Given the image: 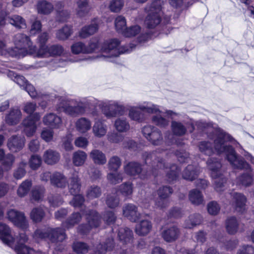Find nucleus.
Listing matches in <instances>:
<instances>
[{"label": "nucleus", "mask_w": 254, "mask_h": 254, "mask_svg": "<svg viewBox=\"0 0 254 254\" xmlns=\"http://www.w3.org/2000/svg\"><path fill=\"white\" fill-rule=\"evenodd\" d=\"M142 158L145 164L148 165L149 168L147 169L149 170L145 174L142 171L141 164L134 161L128 162L125 166V172L129 176L139 175L141 179H145L148 178L151 175L156 177L164 172L166 174L167 180L169 183H171L178 179L181 168L175 164L170 165L168 168L164 160L158 156L156 152H145L142 154Z\"/></svg>", "instance_id": "1"}, {"label": "nucleus", "mask_w": 254, "mask_h": 254, "mask_svg": "<svg viewBox=\"0 0 254 254\" xmlns=\"http://www.w3.org/2000/svg\"><path fill=\"white\" fill-rule=\"evenodd\" d=\"M231 142L234 144L238 142L229 133L218 128L215 130L214 144L209 141H202L199 143V151L203 154L210 156L215 150L218 154L224 153L226 158L235 168L239 169L249 170L250 165L245 159L239 156L234 147L227 144Z\"/></svg>", "instance_id": "2"}, {"label": "nucleus", "mask_w": 254, "mask_h": 254, "mask_svg": "<svg viewBox=\"0 0 254 254\" xmlns=\"http://www.w3.org/2000/svg\"><path fill=\"white\" fill-rule=\"evenodd\" d=\"M162 3L161 0H154L149 6L146 7V10L148 11L149 13L145 18V24L150 29L162 26V30L159 33L168 34L169 33L168 27L165 25H160L161 16L163 14Z\"/></svg>", "instance_id": "3"}, {"label": "nucleus", "mask_w": 254, "mask_h": 254, "mask_svg": "<svg viewBox=\"0 0 254 254\" xmlns=\"http://www.w3.org/2000/svg\"><path fill=\"white\" fill-rule=\"evenodd\" d=\"M15 47L11 49V56L20 58L27 54H32L36 52V47L33 45L29 36L23 33L16 34L14 38Z\"/></svg>", "instance_id": "4"}, {"label": "nucleus", "mask_w": 254, "mask_h": 254, "mask_svg": "<svg viewBox=\"0 0 254 254\" xmlns=\"http://www.w3.org/2000/svg\"><path fill=\"white\" fill-rule=\"evenodd\" d=\"M120 44V41L117 39L105 41L101 48L102 52L107 54L105 57H118L121 54L130 53L135 47L134 44L130 43L119 48Z\"/></svg>", "instance_id": "5"}, {"label": "nucleus", "mask_w": 254, "mask_h": 254, "mask_svg": "<svg viewBox=\"0 0 254 254\" xmlns=\"http://www.w3.org/2000/svg\"><path fill=\"white\" fill-rule=\"evenodd\" d=\"M208 169L211 171L210 176L213 179H216L214 181V188L217 191H221L224 190L225 184L226 179L224 177L221 171L222 167L219 160L216 158H210L207 161Z\"/></svg>", "instance_id": "6"}, {"label": "nucleus", "mask_w": 254, "mask_h": 254, "mask_svg": "<svg viewBox=\"0 0 254 254\" xmlns=\"http://www.w3.org/2000/svg\"><path fill=\"white\" fill-rule=\"evenodd\" d=\"M143 111H145L149 114H156L157 112H161L159 106L153 104H150V106H131L128 110V117L131 120L138 123H142L146 119V116Z\"/></svg>", "instance_id": "7"}, {"label": "nucleus", "mask_w": 254, "mask_h": 254, "mask_svg": "<svg viewBox=\"0 0 254 254\" xmlns=\"http://www.w3.org/2000/svg\"><path fill=\"white\" fill-rule=\"evenodd\" d=\"M99 107L102 113L108 119L122 116L125 111L124 105L117 101H101Z\"/></svg>", "instance_id": "8"}, {"label": "nucleus", "mask_w": 254, "mask_h": 254, "mask_svg": "<svg viewBox=\"0 0 254 254\" xmlns=\"http://www.w3.org/2000/svg\"><path fill=\"white\" fill-rule=\"evenodd\" d=\"M82 213L86 216L87 223L79 225L77 230L79 234L84 235L87 234L92 228L99 226L101 217L96 210L92 209L85 210Z\"/></svg>", "instance_id": "9"}, {"label": "nucleus", "mask_w": 254, "mask_h": 254, "mask_svg": "<svg viewBox=\"0 0 254 254\" xmlns=\"http://www.w3.org/2000/svg\"><path fill=\"white\" fill-rule=\"evenodd\" d=\"M35 237L49 241L52 243L63 242L66 238L65 230L62 228L49 229L45 231L37 230L34 233Z\"/></svg>", "instance_id": "10"}, {"label": "nucleus", "mask_w": 254, "mask_h": 254, "mask_svg": "<svg viewBox=\"0 0 254 254\" xmlns=\"http://www.w3.org/2000/svg\"><path fill=\"white\" fill-rule=\"evenodd\" d=\"M55 110L59 113L64 112L71 117H76V113L79 111V108H76V105H72V103L63 96L58 97L55 105Z\"/></svg>", "instance_id": "11"}, {"label": "nucleus", "mask_w": 254, "mask_h": 254, "mask_svg": "<svg viewBox=\"0 0 254 254\" xmlns=\"http://www.w3.org/2000/svg\"><path fill=\"white\" fill-rule=\"evenodd\" d=\"M7 216L8 219L18 227L23 230L28 228V221L23 212L10 209L7 212Z\"/></svg>", "instance_id": "12"}, {"label": "nucleus", "mask_w": 254, "mask_h": 254, "mask_svg": "<svg viewBox=\"0 0 254 254\" xmlns=\"http://www.w3.org/2000/svg\"><path fill=\"white\" fill-rule=\"evenodd\" d=\"M64 52V48L62 46L56 44L50 47L43 46L39 48L37 53L38 58H46L49 56H61Z\"/></svg>", "instance_id": "13"}, {"label": "nucleus", "mask_w": 254, "mask_h": 254, "mask_svg": "<svg viewBox=\"0 0 254 254\" xmlns=\"http://www.w3.org/2000/svg\"><path fill=\"white\" fill-rule=\"evenodd\" d=\"M76 108H79V111L76 113V117L83 115L86 109L95 108L99 103V101L92 97H86L75 100Z\"/></svg>", "instance_id": "14"}, {"label": "nucleus", "mask_w": 254, "mask_h": 254, "mask_svg": "<svg viewBox=\"0 0 254 254\" xmlns=\"http://www.w3.org/2000/svg\"><path fill=\"white\" fill-rule=\"evenodd\" d=\"M180 233V229L173 225L165 227L161 232V236L165 242L172 243L179 238Z\"/></svg>", "instance_id": "15"}, {"label": "nucleus", "mask_w": 254, "mask_h": 254, "mask_svg": "<svg viewBox=\"0 0 254 254\" xmlns=\"http://www.w3.org/2000/svg\"><path fill=\"white\" fill-rule=\"evenodd\" d=\"M44 125L52 129H59L63 126V120L61 117L54 113L46 114L43 118Z\"/></svg>", "instance_id": "16"}, {"label": "nucleus", "mask_w": 254, "mask_h": 254, "mask_svg": "<svg viewBox=\"0 0 254 254\" xmlns=\"http://www.w3.org/2000/svg\"><path fill=\"white\" fill-rule=\"evenodd\" d=\"M123 215L131 222H135L141 217L136 205L132 203L126 204L123 208Z\"/></svg>", "instance_id": "17"}, {"label": "nucleus", "mask_w": 254, "mask_h": 254, "mask_svg": "<svg viewBox=\"0 0 254 254\" xmlns=\"http://www.w3.org/2000/svg\"><path fill=\"white\" fill-rule=\"evenodd\" d=\"M27 240L28 237L25 233L19 234L18 242L15 247V250L17 254H35V251L33 249L24 244Z\"/></svg>", "instance_id": "18"}, {"label": "nucleus", "mask_w": 254, "mask_h": 254, "mask_svg": "<svg viewBox=\"0 0 254 254\" xmlns=\"http://www.w3.org/2000/svg\"><path fill=\"white\" fill-rule=\"evenodd\" d=\"M68 192L71 195L78 193L81 189V183L78 172L74 171L69 178V183H67Z\"/></svg>", "instance_id": "19"}, {"label": "nucleus", "mask_w": 254, "mask_h": 254, "mask_svg": "<svg viewBox=\"0 0 254 254\" xmlns=\"http://www.w3.org/2000/svg\"><path fill=\"white\" fill-rule=\"evenodd\" d=\"M231 195L234 200L235 210L243 213L246 209V197L243 194L236 192H232Z\"/></svg>", "instance_id": "20"}, {"label": "nucleus", "mask_w": 254, "mask_h": 254, "mask_svg": "<svg viewBox=\"0 0 254 254\" xmlns=\"http://www.w3.org/2000/svg\"><path fill=\"white\" fill-rule=\"evenodd\" d=\"M67 178L62 173L56 172L51 176V184L56 188L64 189L67 185Z\"/></svg>", "instance_id": "21"}, {"label": "nucleus", "mask_w": 254, "mask_h": 254, "mask_svg": "<svg viewBox=\"0 0 254 254\" xmlns=\"http://www.w3.org/2000/svg\"><path fill=\"white\" fill-rule=\"evenodd\" d=\"M24 145V139L21 136L13 135L8 140L7 146L10 150L17 152L21 150Z\"/></svg>", "instance_id": "22"}, {"label": "nucleus", "mask_w": 254, "mask_h": 254, "mask_svg": "<svg viewBox=\"0 0 254 254\" xmlns=\"http://www.w3.org/2000/svg\"><path fill=\"white\" fill-rule=\"evenodd\" d=\"M0 238L3 243L8 246L14 242V238L10 234V228L6 225L0 222Z\"/></svg>", "instance_id": "23"}, {"label": "nucleus", "mask_w": 254, "mask_h": 254, "mask_svg": "<svg viewBox=\"0 0 254 254\" xmlns=\"http://www.w3.org/2000/svg\"><path fill=\"white\" fill-rule=\"evenodd\" d=\"M152 228L151 221L147 220H142L136 224L135 232L139 236H145L148 234Z\"/></svg>", "instance_id": "24"}, {"label": "nucleus", "mask_w": 254, "mask_h": 254, "mask_svg": "<svg viewBox=\"0 0 254 254\" xmlns=\"http://www.w3.org/2000/svg\"><path fill=\"white\" fill-rule=\"evenodd\" d=\"M199 169L196 166L189 165L182 173L183 179L192 181L198 176Z\"/></svg>", "instance_id": "25"}, {"label": "nucleus", "mask_w": 254, "mask_h": 254, "mask_svg": "<svg viewBox=\"0 0 254 254\" xmlns=\"http://www.w3.org/2000/svg\"><path fill=\"white\" fill-rule=\"evenodd\" d=\"M118 237L123 244H127L132 242L133 232L127 227H121L118 230Z\"/></svg>", "instance_id": "26"}, {"label": "nucleus", "mask_w": 254, "mask_h": 254, "mask_svg": "<svg viewBox=\"0 0 254 254\" xmlns=\"http://www.w3.org/2000/svg\"><path fill=\"white\" fill-rule=\"evenodd\" d=\"M22 125L26 136L30 137L35 132L37 129L36 124L29 116L23 121Z\"/></svg>", "instance_id": "27"}, {"label": "nucleus", "mask_w": 254, "mask_h": 254, "mask_svg": "<svg viewBox=\"0 0 254 254\" xmlns=\"http://www.w3.org/2000/svg\"><path fill=\"white\" fill-rule=\"evenodd\" d=\"M94 135L97 137L104 136L107 131V126L100 120L95 122L92 128Z\"/></svg>", "instance_id": "28"}, {"label": "nucleus", "mask_w": 254, "mask_h": 254, "mask_svg": "<svg viewBox=\"0 0 254 254\" xmlns=\"http://www.w3.org/2000/svg\"><path fill=\"white\" fill-rule=\"evenodd\" d=\"M76 4L77 6L76 12L79 17L86 16L91 9L89 0H77Z\"/></svg>", "instance_id": "29"}, {"label": "nucleus", "mask_w": 254, "mask_h": 254, "mask_svg": "<svg viewBox=\"0 0 254 254\" xmlns=\"http://www.w3.org/2000/svg\"><path fill=\"white\" fill-rule=\"evenodd\" d=\"M21 117V112L18 109H12L5 117V122L9 125L17 124Z\"/></svg>", "instance_id": "30"}, {"label": "nucleus", "mask_w": 254, "mask_h": 254, "mask_svg": "<svg viewBox=\"0 0 254 254\" xmlns=\"http://www.w3.org/2000/svg\"><path fill=\"white\" fill-rule=\"evenodd\" d=\"M202 217L198 213H194L190 215L186 220L184 226L186 228L191 229L199 225L202 222Z\"/></svg>", "instance_id": "31"}, {"label": "nucleus", "mask_w": 254, "mask_h": 254, "mask_svg": "<svg viewBox=\"0 0 254 254\" xmlns=\"http://www.w3.org/2000/svg\"><path fill=\"white\" fill-rule=\"evenodd\" d=\"M171 127L173 134L176 136H183L187 131L186 127L179 121H172Z\"/></svg>", "instance_id": "32"}, {"label": "nucleus", "mask_w": 254, "mask_h": 254, "mask_svg": "<svg viewBox=\"0 0 254 254\" xmlns=\"http://www.w3.org/2000/svg\"><path fill=\"white\" fill-rule=\"evenodd\" d=\"M60 159V154L58 152L52 149L47 150L44 154V161L49 165L57 163Z\"/></svg>", "instance_id": "33"}, {"label": "nucleus", "mask_w": 254, "mask_h": 254, "mask_svg": "<svg viewBox=\"0 0 254 254\" xmlns=\"http://www.w3.org/2000/svg\"><path fill=\"white\" fill-rule=\"evenodd\" d=\"M225 225L228 234L234 235L238 232L239 223L235 217L232 216L228 218L226 220Z\"/></svg>", "instance_id": "34"}, {"label": "nucleus", "mask_w": 254, "mask_h": 254, "mask_svg": "<svg viewBox=\"0 0 254 254\" xmlns=\"http://www.w3.org/2000/svg\"><path fill=\"white\" fill-rule=\"evenodd\" d=\"M6 19L9 23L17 28L21 29L26 27L25 19L20 15H12L8 16Z\"/></svg>", "instance_id": "35"}, {"label": "nucleus", "mask_w": 254, "mask_h": 254, "mask_svg": "<svg viewBox=\"0 0 254 254\" xmlns=\"http://www.w3.org/2000/svg\"><path fill=\"white\" fill-rule=\"evenodd\" d=\"M114 127L119 132H126L130 129V125L126 118H119L116 120Z\"/></svg>", "instance_id": "36"}, {"label": "nucleus", "mask_w": 254, "mask_h": 254, "mask_svg": "<svg viewBox=\"0 0 254 254\" xmlns=\"http://www.w3.org/2000/svg\"><path fill=\"white\" fill-rule=\"evenodd\" d=\"M90 157L96 164L104 165L107 162L105 154L98 149L92 150L90 153Z\"/></svg>", "instance_id": "37"}, {"label": "nucleus", "mask_w": 254, "mask_h": 254, "mask_svg": "<svg viewBox=\"0 0 254 254\" xmlns=\"http://www.w3.org/2000/svg\"><path fill=\"white\" fill-rule=\"evenodd\" d=\"M81 220V215L79 212H73L63 222V226L67 229H69L78 224Z\"/></svg>", "instance_id": "38"}, {"label": "nucleus", "mask_w": 254, "mask_h": 254, "mask_svg": "<svg viewBox=\"0 0 254 254\" xmlns=\"http://www.w3.org/2000/svg\"><path fill=\"white\" fill-rule=\"evenodd\" d=\"M98 29V26L96 23H91L88 25L83 27L79 32V36L82 38H86L94 34Z\"/></svg>", "instance_id": "39"}, {"label": "nucleus", "mask_w": 254, "mask_h": 254, "mask_svg": "<svg viewBox=\"0 0 254 254\" xmlns=\"http://www.w3.org/2000/svg\"><path fill=\"white\" fill-rule=\"evenodd\" d=\"M91 127L90 121L85 118L79 119L76 123V129L81 133H85L89 130Z\"/></svg>", "instance_id": "40"}, {"label": "nucleus", "mask_w": 254, "mask_h": 254, "mask_svg": "<svg viewBox=\"0 0 254 254\" xmlns=\"http://www.w3.org/2000/svg\"><path fill=\"white\" fill-rule=\"evenodd\" d=\"M86 159V153L83 151L78 150L73 154L72 163L75 166H81L84 164Z\"/></svg>", "instance_id": "41"}, {"label": "nucleus", "mask_w": 254, "mask_h": 254, "mask_svg": "<svg viewBox=\"0 0 254 254\" xmlns=\"http://www.w3.org/2000/svg\"><path fill=\"white\" fill-rule=\"evenodd\" d=\"M189 199L192 204L196 205L201 204L203 201V197L201 191L197 189H193L190 191Z\"/></svg>", "instance_id": "42"}, {"label": "nucleus", "mask_w": 254, "mask_h": 254, "mask_svg": "<svg viewBox=\"0 0 254 254\" xmlns=\"http://www.w3.org/2000/svg\"><path fill=\"white\" fill-rule=\"evenodd\" d=\"M72 32V26L66 25L57 32L56 37L60 40H65L70 36Z\"/></svg>", "instance_id": "43"}, {"label": "nucleus", "mask_w": 254, "mask_h": 254, "mask_svg": "<svg viewBox=\"0 0 254 254\" xmlns=\"http://www.w3.org/2000/svg\"><path fill=\"white\" fill-rule=\"evenodd\" d=\"M160 111V113L157 112L155 115L152 117L151 122L157 127L161 128H165L169 125V121L160 115L162 113V111Z\"/></svg>", "instance_id": "44"}, {"label": "nucleus", "mask_w": 254, "mask_h": 254, "mask_svg": "<svg viewBox=\"0 0 254 254\" xmlns=\"http://www.w3.org/2000/svg\"><path fill=\"white\" fill-rule=\"evenodd\" d=\"M53 4L46 0L39 1L37 4V10L39 13L48 14L53 11Z\"/></svg>", "instance_id": "45"}, {"label": "nucleus", "mask_w": 254, "mask_h": 254, "mask_svg": "<svg viewBox=\"0 0 254 254\" xmlns=\"http://www.w3.org/2000/svg\"><path fill=\"white\" fill-rule=\"evenodd\" d=\"M114 247V239L112 238H108L104 244H100L98 246V254H105L107 251H111Z\"/></svg>", "instance_id": "46"}, {"label": "nucleus", "mask_w": 254, "mask_h": 254, "mask_svg": "<svg viewBox=\"0 0 254 254\" xmlns=\"http://www.w3.org/2000/svg\"><path fill=\"white\" fill-rule=\"evenodd\" d=\"M153 134L150 138L149 142L153 145H159L163 141V137L161 130L158 128H154Z\"/></svg>", "instance_id": "47"}, {"label": "nucleus", "mask_w": 254, "mask_h": 254, "mask_svg": "<svg viewBox=\"0 0 254 254\" xmlns=\"http://www.w3.org/2000/svg\"><path fill=\"white\" fill-rule=\"evenodd\" d=\"M32 183L31 180H26L23 181L17 190V194L23 197L26 195L32 187Z\"/></svg>", "instance_id": "48"}, {"label": "nucleus", "mask_w": 254, "mask_h": 254, "mask_svg": "<svg viewBox=\"0 0 254 254\" xmlns=\"http://www.w3.org/2000/svg\"><path fill=\"white\" fill-rule=\"evenodd\" d=\"M45 216V212L40 207L34 208L30 213V218L34 222H39L42 221Z\"/></svg>", "instance_id": "49"}, {"label": "nucleus", "mask_w": 254, "mask_h": 254, "mask_svg": "<svg viewBox=\"0 0 254 254\" xmlns=\"http://www.w3.org/2000/svg\"><path fill=\"white\" fill-rule=\"evenodd\" d=\"M102 193L101 188L96 185L91 186L87 190L86 196L90 199L99 197Z\"/></svg>", "instance_id": "50"}, {"label": "nucleus", "mask_w": 254, "mask_h": 254, "mask_svg": "<svg viewBox=\"0 0 254 254\" xmlns=\"http://www.w3.org/2000/svg\"><path fill=\"white\" fill-rule=\"evenodd\" d=\"M132 184L130 182H125L120 185L119 188V191L122 195L125 197H128L132 193Z\"/></svg>", "instance_id": "51"}, {"label": "nucleus", "mask_w": 254, "mask_h": 254, "mask_svg": "<svg viewBox=\"0 0 254 254\" xmlns=\"http://www.w3.org/2000/svg\"><path fill=\"white\" fill-rule=\"evenodd\" d=\"M72 249L75 253L78 254H84L88 252L89 246L85 243L81 242H74L72 245Z\"/></svg>", "instance_id": "52"}, {"label": "nucleus", "mask_w": 254, "mask_h": 254, "mask_svg": "<svg viewBox=\"0 0 254 254\" xmlns=\"http://www.w3.org/2000/svg\"><path fill=\"white\" fill-rule=\"evenodd\" d=\"M115 25L117 32L122 34L127 28L126 18L122 15L117 16L115 21Z\"/></svg>", "instance_id": "53"}, {"label": "nucleus", "mask_w": 254, "mask_h": 254, "mask_svg": "<svg viewBox=\"0 0 254 254\" xmlns=\"http://www.w3.org/2000/svg\"><path fill=\"white\" fill-rule=\"evenodd\" d=\"M44 192L45 189L43 187L36 186L31 191V199L38 201L42 199Z\"/></svg>", "instance_id": "54"}, {"label": "nucleus", "mask_w": 254, "mask_h": 254, "mask_svg": "<svg viewBox=\"0 0 254 254\" xmlns=\"http://www.w3.org/2000/svg\"><path fill=\"white\" fill-rule=\"evenodd\" d=\"M71 50L73 54H87L86 45L81 42L74 43L71 46Z\"/></svg>", "instance_id": "55"}, {"label": "nucleus", "mask_w": 254, "mask_h": 254, "mask_svg": "<svg viewBox=\"0 0 254 254\" xmlns=\"http://www.w3.org/2000/svg\"><path fill=\"white\" fill-rule=\"evenodd\" d=\"M27 165V162H21L18 168L14 171L13 177L17 180L22 178L26 174L25 167Z\"/></svg>", "instance_id": "56"}, {"label": "nucleus", "mask_w": 254, "mask_h": 254, "mask_svg": "<svg viewBox=\"0 0 254 254\" xmlns=\"http://www.w3.org/2000/svg\"><path fill=\"white\" fill-rule=\"evenodd\" d=\"M120 202L119 197L116 194H109L107 196L106 203L108 207L115 208L118 206Z\"/></svg>", "instance_id": "57"}, {"label": "nucleus", "mask_w": 254, "mask_h": 254, "mask_svg": "<svg viewBox=\"0 0 254 254\" xmlns=\"http://www.w3.org/2000/svg\"><path fill=\"white\" fill-rule=\"evenodd\" d=\"M107 179L111 184L116 185L122 182L123 174L118 172L110 173L108 174Z\"/></svg>", "instance_id": "58"}, {"label": "nucleus", "mask_w": 254, "mask_h": 254, "mask_svg": "<svg viewBox=\"0 0 254 254\" xmlns=\"http://www.w3.org/2000/svg\"><path fill=\"white\" fill-rule=\"evenodd\" d=\"M173 190L169 186H164L160 187L157 190L158 196L161 198H168L172 194Z\"/></svg>", "instance_id": "59"}, {"label": "nucleus", "mask_w": 254, "mask_h": 254, "mask_svg": "<svg viewBox=\"0 0 254 254\" xmlns=\"http://www.w3.org/2000/svg\"><path fill=\"white\" fill-rule=\"evenodd\" d=\"M141 28L138 25H134L126 28L122 34L125 37H131L135 36L140 32Z\"/></svg>", "instance_id": "60"}, {"label": "nucleus", "mask_w": 254, "mask_h": 254, "mask_svg": "<svg viewBox=\"0 0 254 254\" xmlns=\"http://www.w3.org/2000/svg\"><path fill=\"white\" fill-rule=\"evenodd\" d=\"M121 160L120 158L114 156L111 157L108 162V167L110 170L116 171L121 165Z\"/></svg>", "instance_id": "61"}, {"label": "nucleus", "mask_w": 254, "mask_h": 254, "mask_svg": "<svg viewBox=\"0 0 254 254\" xmlns=\"http://www.w3.org/2000/svg\"><path fill=\"white\" fill-rule=\"evenodd\" d=\"M124 5V0H112L110 1L109 8L111 11L118 12Z\"/></svg>", "instance_id": "62"}, {"label": "nucleus", "mask_w": 254, "mask_h": 254, "mask_svg": "<svg viewBox=\"0 0 254 254\" xmlns=\"http://www.w3.org/2000/svg\"><path fill=\"white\" fill-rule=\"evenodd\" d=\"M87 54L96 52L99 49V43L97 39H91L87 46H86Z\"/></svg>", "instance_id": "63"}, {"label": "nucleus", "mask_w": 254, "mask_h": 254, "mask_svg": "<svg viewBox=\"0 0 254 254\" xmlns=\"http://www.w3.org/2000/svg\"><path fill=\"white\" fill-rule=\"evenodd\" d=\"M73 195L74 197L69 202L70 204L75 208L81 207L85 201L84 197L78 193Z\"/></svg>", "instance_id": "64"}]
</instances>
